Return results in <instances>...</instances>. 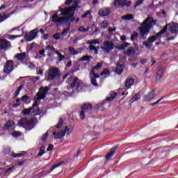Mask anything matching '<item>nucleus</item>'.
<instances>
[{
  "instance_id": "nucleus-15",
  "label": "nucleus",
  "mask_w": 178,
  "mask_h": 178,
  "mask_svg": "<svg viewBox=\"0 0 178 178\" xmlns=\"http://www.w3.org/2000/svg\"><path fill=\"white\" fill-rule=\"evenodd\" d=\"M99 16L105 17V16H109L111 15V9L103 8H101L98 12Z\"/></svg>"
},
{
  "instance_id": "nucleus-63",
  "label": "nucleus",
  "mask_w": 178,
  "mask_h": 178,
  "mask_svg": "<svg viewBox=\"0 0 178 178\" xmlns=\"http://www.w3.org/2000/svg\"><path fill=\"white\" fill-rule=\"evenodd\" d=\"M40 55H42V56H45V49H42L39 51Z\"/></svg>"
},
{
  "instance_id": "nucleus-12",
  "label": "nucleus",
  "mask_w": 178,
  "mask_h": 178,
  "mask_svg": "<svg viewBox=\"0 0 178 178\" xmlns=\"http://www.w3.org/2000/svg\"><path fill=\"white\" fill-rule=\"evenodd\" d=\"M114 5L115 6H119V8H124V6L129 8V6H131V1H127V0H116Z\"/></svg>"
},
{
  "instance_id": "nucleus-62",
  "label": "nucleus",
  "mask_w": 178,
  "mask_h": 178,
  "mask_svg": "<svg viewBox=\"0 0 178 178\" xmlns=\"http://www.w3.org/2000/svg\"><path fill=\"white\" fill-rule=\"evenodd\" d=\"M44 175H45V170H43L40 173L38 174L37 176H38V177H42V176H44Z\"/></svg>"
},
{
  "instance_id": "nucleus-10",
  "label": "nucleus",
  "mask_w": 178,
  "mask_h": 178,
  "mask_svg": "<svg viewBox=\"0 0 178 178\" xmlns=\"http://www.w3.org/2000/svg\"><path fill=\"white\" fill-rule=\"evenodd\" d=\"M38 34V29H35L31 31L29 33H25L26 41H33V40L37 37Z\"/></svg>"
},
{
  "instance_id": "nucleus-36",
  "label": "nucleus",
  "mask_w": 178,
  "mask_h": 178,
  "mask_svg": "<svg viewBox=\"0 0 178 178\" xmlns=\"http://www.w3.org/2000/svg\"><path fill=\"white\" fill-rule=\"evenodd\" d=\"M45 154V146H42L40 149V152L38 154V156H42Z\"/></svg>"
},
{
  "instance_id": "nucleus-40",
  "label": "nucleus",
  "mask_w": 178,
  "mask_h": 178,
  "mask_svg": "<svg viewBox=\"0 0 178 178\" xmlns=\"http://www.w3.org/2000/svg\"><path fill=\"white\" fill-rule=\"evenodd\" d=\"M90 59H92V56H83L81 57L79 60H90Z\"/></svg>"
},
{
  "instance_id": "nucleus-39",
  "label": "nucleus",
  "mask_w": 178,
  "mask_h": 178,
  "mask_svg": "<svg viewBox=\"0 0 178 178\" xmlns=\"http://www.w3.org/2000/svg\"><path fill=\"white\" fill-rule=\"evenodd\" d=\"M90 30V27L84 28V26H80L79 28V31H81V33H86Z\"/></svg>"
},
{
  "instance_id": "nucleus-19",
  "label": "nucleus",
  "mask_w": 178,
  "mask_h": 178,
  "mask_svg": "<svg viewBox=\"0 0 178 178\" xmlns=\"http://www.w3.org/2000/svg\"><path fill=\"white\" fill-rule=\"evenodd\" d=\"M91 109H92V105L90 103H84L81 107V111L85 112H88V111H91Z\"/></svg>"
},
{
  "instance_id": "nucleus-6",
  "label": "nucleus",
  "mask_w": 178,
  "mask_h": 178,
  "mask_svg": "<svg viewBox=\"0 0 178 178\" xmlns=\"http://www.w3.org/2000/svg\"><path fill=\"white\" fill-rule=\"evenodd\" d=\"M18 124L28 131L34 129V126H35L34 118L28 120L27 118H22L19 120Z\"/></svg>"
},
{
  "instance_id": "nucleus-11",
  "label": "nucleus",
  "mask_w": 178,
  "mask_h": 178,
  "mask_svg": "<svg viewBox=\"0 0 178 178\" xmlns=\"http://www.w3.org/2000/svg\"><path fill=\"white\" fill-rule=\"evenodd\" d=\"M113 47H115V44H113L112 42L106 41L103 42V46L101 48L104 50L105 54H109V52L113 49Z\"/></svg>"
},
{
  "instance_id": "nucleus-9",
  "label": "nucleus",
  "mask_w": 178,
  "mask_h": 178,
  "mask_svg": "<svg viewBox=\"0 0 178 178\" xmlns=\"http://www.w3.org/2000/svg\"><path fill=\"white\" fill-rule=\"evenodd\" d=\"M38 34V29H35L31 31L29 33H25L26 41H33V40L37 37Z\"/></svg>"
},
{
  "instance_id": "nucleus-8",
  "label": "nucleus",
  "mask_w": 178,
  "mask_h": 178,
  "mask_svg": "<svg viewBox=\"0 0 178 178\" xmlns=\"http://www.w3.org/2000/svg\"><path fill=\"white\" fill-rule=\"evenodd\" d=\"M59 76H60V71H59L58 68L53 67L49 69L47 75L48 80H55V78L59 77Z\"/></svg>"
},
{
  "instance_id": "nucleus-34",
  "label": "nucleus",
  "mask_w": 178,
  "mask_h": 178,
  "mask_svg": "<svg viewBox=\"0 0 178 178\" xmlns=\"http://www.w3.org/2000/svg\"><path fill=\"white\" fill-rule=\"evenodd\" d=\"M55 54H56V55H58L59 62H61V60L66 59V57H65V56L62 55V54H60V52L55 51Z\"/></svg>"
},
{
  "instance_id": "nucleus-4",
  "label": "nucleus",
  "mask_w": 178,
  "mask_h": 178,
  "mask_svg": "<svg viewBox=\"0 0 178 178\" xmlns=\"http://www.w3.org/2000/svg\"><path fill=\"white\" fill-rule=\"evenodd\" d=\"M101 67H102V63H97L96 66L93 67L91 69V71L89 74L91 84H92V86H94L95 87H98V83L97 82V79H99V74H98V72H97V71L99 69H101Z\"/></svg>"
},
{
  "instance_id": "nucleus-28",
  "label": "nucleus",
  "mask_w": 178,
  "mask_h": 178,
  "mask_svg": "<svg viewBox=\"0 0 178 178\" xmlns=\"http://www.w3.org/2000/svg\"><path fill=\"white\" fill-rule=\"evenodd\" d=\"M27 154L26 152L23 151L21 153H13V158H22V156H24V155H26Z\"/></svg>"
},
{
  "instance_id": "nucleus-51",
  "label": "nucleus",
  "mask_w": 178,
  "mask_h": 178,
  "mask_svg": "<svg viewBox=\"0 0 178 178\" xmlns=\"http://www.w3.org/2000/svg\"><path fill=\"white\" fill-rule=\"evenodd\" d=\"M144 2V0H138L136 1V3L135 4L134 8H136L137 6H140Z\"/></svg>"
},
{
  "instance_id": "nucleus-53",
  "label": "nucleus",
  "mask_w": 178,
  "mask_h": 178,
  "mask_svg": "<svg viewBox=\"0 0 178 178\" xmlns=\"http://www.w3.org/2000/svg\"><path fill=\"white\" fill-rule=\"evenodd\" d=\"M53 38H54V40H59L60 38V35L57 33L53 35Z\"/></svg>"
},
{
  "instance_id": "nucleus-30",
  "label": "nucleus",
  "mask_w": 178,
  "mask_h": 178,
  "mask_svg": "<svg viewBox=\"0 0 178 178\" xmlns=\"http://www.w3.org/2000/svg\"><path fill=\"white\" fill-rule=\"evenodd\" d=\"M125 55H128L130 56V55H134L136 54V51H134V47H131L130 49H128L127 52L124 51Z\"/></svg>"
},
{
  "instance_id": "nucleus-37",
  "label": "nucleus",
  "mask_w": 178,
  "mask_h": 178,
  "mask_svg": "<svg viewBox=\"0 0 178 178\" xmlns=\"http://www.w3.org/2000/svg\"><path fill=\"white\" fill-rule=\"evenodd\" d=\"M23 89V85H21L18 87L17 91L15 92V98L17 97V96L19 95V94H20V91H22V90Z\"/></svg>"
},
{
  "instance_id": "nucleus-24",
  "label": "nucleus",
  "mask_w": 178,
  "mask_h": 178,
  "mask_svg": "<svg viewBox=\"0 0 178 178\" xmlns=\"http://www.w3.org/2000/svg\"><path fill=\"white\" fill-rule=\"evenodd\" d=\"M134 84V79L129 78L127 79L125 81V87L126 88H131V86Z\"/></svg>"
},
{
  "instance_id": "nucleus-17",
  "label": "nucleus",
  "mask_w": 178,
  "mask_h": 178,
  "mask_svg": "<svg viewBox=\"0 0 178 178\" xmlns=\"http://www.w3.org/2000/svg\"><path fill=\"white\" fill-rule=\"evenodd\" d=\"M26 52L24 53H18L15 56V58L22 62V63H26V61L24 60L26 59Z\"/></svg>"
},
{
  "instance_id": "nucleus-59",
  "label": "nucleus",
  "mask_w": 178,
  "mask_h": 178,
  "mask_svg": "<svg viewBox=\"0 0 178 178\" xmlns=\"http://www.w3.org/2000/svg\"><path fill=\"white\" fill-rule=\"evenodd\" d=\"M4 154H10V148L6 147L3 149Z\"/></svg>"
},
{
  "instance_id": "nucleus-60",
  "label": "nucleus",
  "mask_w": 178,
  "mask_h": 178,
  "mask_svg": "<svg viewBox=\"0 0 178 178\" xmlns=\"http://www.w3.org/2000/svg\"><path fill=\"white\" fill-rule=\"evenodd\" d=\"M27 99H29V96L27 95H24L22 97V101L23 102H26V101H27Z\"/></svg>"
},
{
  "instance_id": "nucleus-49",
  "label": "nucleus",
  "mask_w": 178,
  "mask_h": 178,
  "mask_svg": "<svg viewBox=\"0 0 178 178\" xmlns=\"http://www.w3.org/2000/svg\"><path fill=\"white\" fill-rule=\"evenodd\" d=\"M165 73V69L163 68H160L157 74H159L160 76H163V74Z\"/></svg>"
},
{
  "instance_id": "nucleus-13",
  "label": "nucleus",
  "mask_w": 178,
  "mask_h": 178,
  "mask_svg": "<svg viewBox=\"0 0 178 178\" xmlns=\"http://www.w3.org/2000/svg\"><path fill=\"white\" fill-rule=\"evenodd\" d=\"M14 69L13 67V60H8L6 63V66L4 67V73H6L7 74H9L10 72H13Z\"/></svg>"
},
{
  "instance_id": "nucleus-46",
  "label": "nucleus",
  "mask_w": 178,
  "mask_h": 178,
  "mask_svg": "<svg viewBox=\"0 0 178 178\" xmlns=\"http://www.w3.org/2000/svg\"><path fill=\"white\" fill-rule=\"evenodd\" d=\"M25 65H26L29 69H34V67H35V65L33 63H25Z\"/></svg>"
},
{
  "instance_id": "nucleus-14",
  "label": "nucleus",
  "mask_w": 178,
  "mask_h": 178,
  "mask_svg": "<svg viewBox=\"0 0 178 178\" xmlns=\"http://www.w3.org/2000/svg\"><path fill=\"white\" fill-rule=\"evenodd\" d=\"M10 47V42L6 39L0 40V49H8Z\"/></svg>"
},
{
  "instance_id": "nucleus-20",
  "label": "nucleus",
  "mask_w": 178,
  "mask_h": 178,
  "mask_svg": "<svg viewBox=\"0 0 178 178\" xmlns=\"http://www.w3.org/2000/svg\"><path fill=\"white\" fill-rule=\"evenodd\" d=\"M124 66L120 63H117L116 67L115 69V72L117 73V74H122V72H123Z\"/></svg>"
},
{
  "instance_id": "nucleus-18",
  "label": "nucleus",
  "mask_w": 178,
  "mask_h": 178,
  "mask_svg": "<svg viewBox=\"0 0 178 178\" xmlns=\"http://www.w3.org/2000/svg\"><path fill=\"white\" fill-rule=\"evenodd\" d=\"M118 146L115 145L114 146L111 150L110 152L106 154V161H108V159H111V158H112V156H113V155H115V152H116V149H118Z\"/></svg>"
},
{
  "instance_id": "nucleus-31",
  "label": "nucleus",
  "mask_w": 178,
  "mask_h": 178,
  "mask_svg": "<svg viewBox=\"0 0 178 178\" xmlns=\"http://www.w3.org/2000/svg\"><path fill=\"white\" fill-rule=\"evenodd\" d=\"M10 15H8L6 16V13H3V14H0V23H2V22H4V20H6L8 17H9Z\"/></svg>"
},
{
  "instance_id": "nucleus-27",
  "label": "nucleus",
  "mask_w": 178,
  "mask_h": 178,
  "mask_svg": "<svg viewBox=\"0 0 178 178\" xmlns=\"http://www.w3.org/2000/svg\"><path fill=\"white\" fill-rule=\"evenodd\" d=\"M121 19H122V20H131L132 19H134V15H133V14H127L122 16Z\"/></svg>"
},
{
  "instance_id": "nucleus-52",
  "label": "nucleus",
  "mask_w": 178,
  "mask_h": 178,
  "mask_svg": "<svg viewBox=\"0 0 178 178\" xmlns=\"http://www.w3.org/2000/svg\"><path fill=\"white\" fill-rule=\"evenodd\" d=\"M104 74H109V70L104 69V71L100 73V76H104Z\"/></svg>"
},
{
  "instance_id": "nucleus-50",
  "label": "nucleus",
  "mask_w": 178,
  "mask_h": 178,
  "mask_svg": "<svg viewBox=\"0 0 178 178\" xmlns=\"http://www.w3.org/2000/svg\"><path fill=\"white\" fill-rule=\"evenodd\" d=\"M46 49L47 51H54V52H56V51H55V47H52L51 45H49L46 47Z\"/></svg>"
},
{
  "instance_id": "nucleus-33",
  "label": "nucleus",
  "mask_w": 178,
  "mask_h": 178,
  "mask_svg": "<svg viewBox=\"0 0 178 178\" xmlns=\"http://www.w3.org/2000/svg\"><path fill=\"white\" fill-rule=\"evenodd\" d=\"M79 81V78L74 77L72 83L70 84L71 88H74L77 86V82Z\"/></svg>"
},
{
  "instance_id": "nucleus-26",
  "label": "nucleus",
  "mask_w": 178,
  "mask_h": 178,
  "mask_svg": "<svg viewBox=\"0 0 178 178\" xmlns=\"http://www.w3.org/2000/svg\"><path fill=\"white\" fill-rule=\"evenodd\" d=\"M53 135L54 136L55 138H62V137H65V136H66L63 131H58L57 134L56 132H54Z\"/></svg>"
},
{
  "instance_id": "nucleus-64",
  "label": "nucleus",
  "mask_w": 178,
  "mask_h": 178,
  "mask_svg": "<svg viewBox=\"0 0 178 178\" xmlns=\"http://www.w3.org/2000/svg\"><path fill=\"white\" fill-rule=\"evenodd\" d=\"M54 149V145H49L47 147V151H52Z\"/></svg>"
},
{
  "instance_id": "nucleus-47",
  "label": "nucleus",
  "mask_w": 178,
  "mask_h": 178,
  "mask_svg": "<svg viewBox=\"0 0 178 178\" xmlns=\"http://www.w3.org/2000/svg\"><path fill=\"white\" fill-rule=\"evenodd\" d=\"M83 86V81L78 79L77 83H76V89L79 90V88H81V86Z\"/></svg>"
},
{
  "instance_id": "nucleus-35",
  "label": "nucleus",
  "mask_w": 178,
  "mask_h": 178,
  "mask_svg": "<svg viewBox=\"0 0 178 178\" xmlns=\"http://www.w3.org/2000/svg\"><path fill=\"white\" fill-rule=\"evenodd\" d=\"M137 38H138V33L134 32L131 36V41H137Z\"/></svg>"
},
{
  "instance_id": "nucleus-38",
  "label": "nucleus",
  "mask_w": 178,
  "mask_h": 178,
  "mask_svg": "<svg viewBox=\"0 0 178 178\" xmlns=\"http://www.w3.org/2000/svg\"><path fill=\"white\" fill-rule=\"evenodd\" d=\"M88 44H89V45H95L96 44H99V40L95 39L93 40H89Z\"/></svg>"
},
{
  "instance_id": "nucleus-5",
  "label": "nucleus",
  "mask_w": 178,
  "mask_h": 178,
  "mask_svg": "<svg viewBox=\"0 0 178 178\" xmlns=\"http://www.w3.org/2000/svg\"><path fill=\"white\" fill-rule=\"evenodd\" d=\"M31 111H33L32 114L33 116H37L38 115H41L42 113V109L38 107V102H35L33 104L32 107H30L29 108H25L22 111V114L24 116H27L30 115L31 113Z\"/></svg>"
},
{
  "instance_id": "nucleus-57",
  "label": "nucleus",
  "mask_w": 178,
  "mask_h": 178,
  "mask_svg": "<svg viewBox=\"0 0 178 178\" xmlns=\"http://www.w3.org/2000/svg\"><path fill=\"white\" fill-rule=\"evenodd\" d=\"M48 138V133H45L42 137V141H45Z\"/></svg>"
},
{
  "instance_id": "nucleus-1",
  "label": "nucleus",
  "mask_w": 178,
  "mask_h": 178,
  "mask_svg": "<svg viewBox=\"0 0 178 178\" xmlns=\"http://www.w3.org/2000/svg\"><path fill=\"white\" fill-rule=\"evenodd\" d=\"M77 6L78 3L77 1H76L72 6L60 8V12L61 13L60 14V16L65 17H58V14L53 15L52 22H54V23H64L66 26H67V28H65L63 30L61 35L66 37V33L69 31V30H70V22L73 23L76 19V17H74V11L77 8Z\"/></svg>"
},
{
  "instance_id": "nucleus-16",
  "label": "nucleus",
  "mask_w": 178,
  "mask_h": 178,
  "mask_svg": "<svg viewBox=\"0 0 178 178\" xmlns=\"http://www.w3.org/2000/svg\"><path fill=\"white\" fill-rule=\"evenodd\" d=\"M155 90L150 91L147 95L144 96V101H152L155 98Z\"/></svg>"
},
{
  "instance_id": "nucleus-58",
  "label": "nucleus",
  "mask_w": 178,
  "mask_h": 178,
  "mask_svg": "<svg viewBox=\"0 0 178 178\" xmlns=\"http://www.w3.org/2000/svg\"><path fill=\"white\" fill-rule=\"evenodd\" d=\"M90 13H91L90 11H86L83 15H82V19L87 17Z\"/></svg>"
},
{
  "instance_id": "nucleus-54",
  "label": "nucleus",
  "mask_w": 178,
  "mask_h": 178,
  "mask_svg": "<svg viewBox=\"0 0 178 178\" xmlns=\"http://www.w3.org/2000/svg\"><path fill=\"white\" fill-rule=\"evenodd\" d=\"M13 169H15V167H10L5 171V173H11V172H13Z\"/></svg>"
},
{
  "instance_id": "nucleus-2",
  "label": "nucleus",
  "mask_w": 178,
  "mask_h": 178,
  "mask_svg": "<svg viewBox=\"0 0 178 178\" xmlns=\"http://www.w3.org/2000/svg\"><path fill=\"white\" fill-rule=\"evenodd\" d=\"M169 26V30L171 31V33H177L178 31V24L176 23H171L169 24H166L163 29L158 32L156 35L149 36L147 38V41L143 42V45L146 48H151L152 47V43L155 42L156 40H159L160 38H162V34H165L168 30V26Z\"/></svg>"
},
{
  "instance_id": "nucleus-45",
  "label": "nucleus",
  "mask_w": 178,
  "mask_h": 178,
  "mask_svg": "<svg viewBox=\"0 0 178 178\" xmlns=\"http://www.w3.org/2000/svg\"><path fill=\"white\" fill-rule=\"evenodd\" d=\"M22 133L20 131H13L12 134L13 137H20Z\"/></svg>"
},
{
  "instance_id": "nucleus-43",
  "label": "nucleus",
  "mask_w": 178,
  "mask_h": 178,
  "mask_svg": "<svg viewBox=\"0 0 178 178\" xmlns=\"http://www.w3.org/2000/svg\"><path fill=\"white\" fill-rule=\"evenodd\" d=\"M129 45H130V43L127 42V43H125V44H122L121 46H120V47H118V49H122V50L126 49V48H127V47H128Z\"/></svg>"
},
{
  "instance_id": "nucleus-23",
  "label": "nucleus",
  "mask_w": 178,
  "mask_h": 178,
  "mask_svg": "<svg viewBox=\"0 0 178 178\" xmlns=\"http://www.w3.org/2000/svg\"><path fill=\"white\" fill-rule=\"evenodd\" d=\"M63 163H65V161H61V162L53 165L50 170L44 171V174L49 175V173H51V172H52V170H54V169H56V168H59V166H60L61 165H63Z\"/></svg>"
},
{
  "instance_id": "nucleus-22",
  "label": "nucleus",
  "mask_w": 178,
  "mask_h": 178,
  "mask_svg": "<svg viewBox=\"0 0 178 178\" xmlns=\"http://www.w3.org/2000/svg\"><path fill=\"white\" fill-rule=\"evenodd\" d=\"M63 163H65V161H61V162L53 165L50 170L44 171V174L49 175V173H51V172H52V170H54V169H56V168H59V166H60L61 165H63Z\"/></svg>"
},
{
  "instance_id": "nucleus-41",
  "label": "nucleus",
  "mask_w": 178,
  "mask_h": 178,
  "mask_svg": "<svg viewBox=\"0 0 178 178\" xmlns=\"http://www.w3.org/2000/svg\"><path fill=\"white\" fill-rule=\"evenodd\" d=\"M89 49L90 51H94L95 55H97V54H98V49H97V47H95V46L94 45H90L89 46Z\"/></svg>"
},
{
  "instance_id": "nucleus-25",
  "label": "nucleus",
  "mask_w": 178,
  "mask_h": 178,
  "mask_svg": "<svg viewBox=\"0 0 178 178\" xmlns=\"http://www.w3.org/2000/svg\"><path fill=\"white\" fill-rule=\"evenodd\" d=\"M118 97V93L115 92H111L108 97H106V101H108L109 102H112L113 99H115Z\"/></svg>"
},
{
  "instance_id": "nucleus-7",
  "label": "nucleus",
  "mask_w": 178,
  "mask_h": 178,
  "mask_svg": "<svg viewBox=\"0 0 178 178\" xmlns=\"http://www.w3.org/2000/svg\"><path fill=\"white\" fill-rule=\"evenodd\" d=\"M48 91H49V88L47 86H42L39 90V92L35 95L33 99L34 101L38 102L40 99H44L47 96V92H48Z\"/></svg>"
},
{
  "instance_id": "nucleus-42",
  "label": "nucleus",
  "mask_w": 178,
  "mask_h": 178,
  "mask_svg": "<svg viewBox=\"0 0 178 178\" xmlns=\"http://www.w3.org/2000/svg\"><path fill=\"white\" fill-rule=\"evenodd\" d=\"M79 117L81 119V120H84V119H86V111L81 110Z\"/></svg>"
},
{
  "instance_id": "nucleus-44",
  "label": "nucleus",
  "mask_w": 178,
  "mask_h": 178,
  "mask_svg": "<svg viewBox=\"0 0 178 178\" xmlns=\"http://www.w3.org/2000/svg\"><path fill=\"white\" fill-rule=\"evenodd\" d=\"M62 126H63V120L60 119L58 124L57 125H56V128L60 129V127H62Z\"/></svg>"
},
{
  "instance_id": "nucleus-29",
  "label": "nucleus",
  "mask_w": 178,
  "mask_h": 178,
  "mask_svg": "<svg viewBox=\"0 0 178 178\" xmlns=\"http://www.w3.org/2000/svg\"><path fill=\"white\" fill-rule=\"evenodd\" d=\"M138 99H140V93H136L131 99V104H133V102H136V101H138Z\"/></svg>"
},
{
  "instance_id": "nucleus-21",
  "label": "nucleus",
  "mask_w": 178,
  "mask_h": 178,
  "mask_svg": "<svg viewBox=\"0 0 178 178\" xmlns=\"http://www.w3.org/2000/svg\"><path fill=\"white\" fill-rule=\"evenodd\" d=\"M15 126V122L13 121H8L4 125L3 130H12Z\"/></svg>"
},
{
  "instance_id": "nucleus-55",
  "label": "nucleus",
  "mask_w": 178,
  "mask_h": 178,
  "mask_svg": "<svg viewBox=\"0 0 178 178\" xmlns=\"http://www.w3.org/2000/svg\"><path fill=\"white\" fill-rule=\"evenodd\" d=\"M18 37H20V35H13L11 36H10L9 38H8V40H15V38H18Z\"/></svg>"
},
{
  "instance_id": "nucleus-56",
  "label": "nucleus",
  "mask_w": 178,
  "mask_h": 178,
  "mask_svg": "<svg viewBox=\"0 0 178 178\" xmlns=\"http://www.w3.org/2000/svg\"><path fill=\"white\" fill-rule=\"evenodd\" d=\"M31 80L34 83V84H35V83H37V81L40 80V76H36L35 78L31 79Z\"/></svg>"
},
{
  "instance_id": "nucleus-61",
  "label": "nucleus",
  "mask_w": 178,
  "mask_h": 178,
  "mask_svg": "<svg viewBox=\"0 0 178 178\" xmlns=\"http://www.w3.org/2000/svg\"><path fill=\"white\" fill-rule=\"evenodd\" d=\"M162 75H159V74H157L156 76V81H160L161 79H162Z\"/></svg>"
},
{
  "instance_id": "nucleus-48",
  "label": "nucleus",
  "mask_w": 178,
  "mask_h": 178,
  "mask_svg": "<svg viewBox=\"0 0 178 178\" xmlns=\"http://www.w3.org/2000/svg\"><path fill=\"white\" fill-rule=\"evenodd\" d=\"M108 24L107 21H103L101 24V29H105V27H108Z\"/></svg>"
},
{
  "instance_id": "nucleus-3",
  "label": "nucleus",
  "mask_w": 178,
  "mask_h": 178,
  "mask_svg": "<svg viewBox=\"0 0 178 178\" xmlns=\"http://www.w3.org/2000/svg\"><path fill=\"white\" fill-rule=\"evenodd\" d=\"M155 26V21L152 17H147L138 27L140 40H146L147 35L149 34L151 29Z\"/></svg>"
},
{
  "instance_id": "nucleus-32",
  "label": "nucleus",
  "mask_w": 178,
  "mask_h": 178,
  "mask_svg": "<svg viewBox=\"0 0 178 178\" xmlns=\"http://www.w3.org/2000/svg\"><path fill=\"white\" fill-rule=\"evenodd\" d=\"M68 49L70 51V55H78L79 54V51H76V49H74V48L73 47H70L68 48Z\"/></svg>"
}]
</instances>
